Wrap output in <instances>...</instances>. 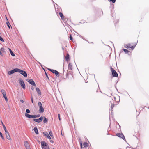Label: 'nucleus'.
Masks as SVG:
<instances>
[{
    "label": "nucleus",
    "instance_id": "nucleus-40",
    "mask_svg": "<svg viewBox=\"0 0 149 149\" xmlns=\"http://www.w3.org/2000/svg\"><path fill=\"white\" fill-rule=\"evenodd\" d=\"M50 141L52 143H54L52 139L50 140Z\"/></svg>",
    "mask_w": 149,
    "mask_h": 149
},
{
    "label": "nucleus",
    "instance_id": "nucleus-16",
    "mask_svg": "<svg viewBox=\"0 0 149 149\" xmlns=\"http://www.w3.org/2000/svg\"><path fill=\"white\" fill-rule=\"evenodd\" d=\"M36 89L37 92L38 93V95L39 96H41V93L40 89L38 88L37 87L36 88Z\"/></svg>",
    "mask_w": 149,
    "mask_h": 149
},
{
    "label": "nucleus",
    "instance_id": "nucleus-43",
    "mask_svg": "<svg viewBox=\"0 0 149 149\" xmlns=\"http://www.w3.org/2000/svg\"><path fill=\"white\" fill-rule=\"evenodd\" d=\"M47 138L49 139V140H50L51 139V138L50 136H49V137H48Z\"/></svg>",
    "mask_w": 149,
    "mask_h": 149
},
{
    "label": "nucleus",
    "instance_id": "nucleus-11",
    "mask_svg": "<svg viewBox=\"0 0 149 149\" xmlns=\"http://www.w3.org/2000/svg\"><path fill=\"white\" fill-rule=\"evenodd\" d=\"M43 118L42 116H41L38 119H33V120L35 122L40 123L41 122L42 120H43Z\"/></svg>",
    "mask_w": 149,
    "mask_h": 149
},
{
    "label": "nucleus",
    "instance_id": "nucleus-13",
    "mask_svg": "<svg viewBox=\"0 0 149 149\" xmlns=\"http://www.w3.org/2000/svg\"><path fill=\"white\" fill-rule=\"evenodd\" d=\"M5 134L6 136V138L9 140H11V139L10 137V135H9L8 132L7 131V132H5Z\"/></svg>",
    "mask_w": 149,
    "mask_h": 149
},
{
    "label": "nucleus",
    "instance_id": "nucleus-42",
    "mask_svg": "<svg viewBox=\"0 0 149 149\" xmlns=\"http://www.w3.org/2000/svg\"><path fill=\"white\" fill-rule=\"evenodd\" d=\"M20 102L22 103H23L24 102V101L22 100H20Z\"/></svg>",
    "mask_w": 149,
    "mask_h": 149
},
{
    "label": "nucleus",
    "instance_id": "nucleus-45",
    "mask_svg": "<svg viewBox=\"0 0 149 149\" xmlns=\"http://www.w3.org/2000/svg\"><path fill=\"white\" fill-rule=\"evenodd\" d=\"M58 118L60 121H61L60 116L58 117Z\"/></svg>",
    "mask_w": 149,
    "mask_h": 149
},
{
    "label": "nucleus",
    "instance_id": "nucleus-35",
    "mask_svg": "<svg viewBox=\"0 0 149 149\" xmlns=\"http://www.w3.org/2000/svg\"><path fill=\"white\" fill-rule=\"evenodd\" d=\"M114 100L116 101V102L118 103V102L120 101V99H118L117 100H116V98L115 97H114Z\"/></svg>",
    "mask_w": 149,
    "mask_h": 149
},
{
    "label": "nucleus",
    "instance_id": "nucleus-39",
    "mask_svg": "<svg viewBox=\"0 0 149 149\" xmlns=\"http://www.w3.org/2000/svg\"><path fill=\"white\" fill-rule=\"evenodd\" d=\"M31 89L32 91H33L34 90V87L33 86H31Z\"/></svg>",
    "mask_w": 149,
    "mask_h": 149
},
{
    "label": "nucleus",
    "instance_id": "nucleus-14",
    "mask_svg": "<svg viewBox=\"0 0 149 149\" xmlns=\"http://www.w3.org/2000/svg\"><path fill=\"white\" fill-rule=\"evenodd\" d=\"M117 135L118 136L122 138L123 139H125V136L123 134L121 133H118L117 134Z\"/></svg>",
    "mask_w": 149,
    "mask_h": 149
},
{
    "label": "nucleus",
    "instance_id": "nucleus-20",
    "mask_svg": "<svg viewBox=\"0 0 149 149\" xmlns=\"http://www.w3.org/2000/svg\"><path fill=\"white\" fill-rule=\"evenodd\" d=\"M3 97H4V98H5V100L6 101V102H7L8 101V100L7 98L6 95V93H5V94H3Z\"/></svg>",
    "mask_w": 149,
    "mask_h": 149
},
{
    "label": "nucleus",
    "instance_id": "nucleus-12",
    "mask_svg": "<svg viewBox=\"0 0 149 149\" xmlns=\"http://www.w3.org/2000/svg\"><path fill=\"white\" fill-rule=\"evenodd\" d=\"M24 144L26 149H31L29 144L27 141H25L24 142Z\"/></svg>",
    "mask_w": 149,
    "mask_h": 149
},
{
    "label": "nucleus",
    "instance_id": "nucleus-6",
    "mask_svg": "<svg viewBox=\"0 0 149 149\" xmlns=\"http://www.w3.org/2000/svg\"><path fill=\"white\" fill-rule=\"evenodd\" d=\"M48 69L50 71L52 72L53 73L55 74L57 77H59V76H60L59 73L57 71H56L55 70L51 69L50 68H48Z\"/></svg>",
    "mask_w": 149,
    "mask_h": 149
},
{
    "label": "nucleus",
    "instance_id": "nucleus-10",
    "mask_svg": "<svg viewBox=\"0 0 149 149\" xmlns=\"http://www.w3.org/2000/svg\"><path fill=\"white\" fill-rule=\"evenodd\" d=\"M18 68H15L13 70L10 71L8 72V74L9 75H10L13 74V73L17 72Z\"/></svg>",
    "mask_w": 149,
    "mask_h": 149
},
{
    "label": "nucleus",
    "instance_id": "nucleus-1",
    "mask_svg": "<svg viewBox=\"0 0 149 149\" xmlns=\"http://www.w3.org/2000/svg\"><path fill=\"white\" fill-rule=\"evenodd\" d=\"M41 145L42 148L44 149H50L48 144L44 141H41Z\"/></svg>",
    "mask_w": 149,
    "mask_h": 149
},
{
    "label": "nucleus",
    "instance_id": "nucleus-37",
    "mask_svg": "<svg viewBox=\"0 0 149 149\" xmlns=\"http://www.w3.org/2000/svg\"><path fill=\"white\" fill-rule=\"evenodd\" d=\"M70 40L72 41L73 40V38L72 36V35H70Z\"/></svg>",
    "mask_w": 149,
    "mask_h": 149
},
{
    "label": "nucleus",
    "instance_id": "nucleus-4",
    "mask_svg": "<svg viewBox=\"0 0 149 149\" xmlns=\"http://www.w3.org/2000/svg\"><path fill=\"white\" fill-rule=\"evenodd\" d=\"M136 45V44H134L133 45H131V44H128L126 45L125 47L127 49L130 48L131 50H133L134 49Z\"/></svg>",
    "mask_w": 149,
    "mask_h": 149
},
{
    "label": "nucleus",
    "instance_id": "nucleus-5",
    "mask_svg": "<svg viewBox=\"0 0 149 149\" xmlns=\"http://www.w3.org/2000/svg\"><path fill=\"white\" fill-rule=\"evenodd\" d=\"M21 74L23 75L25 77H27V74L26 72L22 70L19 69H18V71Z\"/></svg>",
    "mask_w": 149,
    "mask_h": 149
},
{
    "label": "nucleus",
    "instance_id": "nucleus-46",
    "mask_svg": "<svg viewBox=\"0 0 149 149\" xmlns=\"http://www.w3.org/2000/svg\"><path fill=\"white\" fill-rule=\"evenodd\" d=\"M67 77L68 78H69V77H68V74L67 73Z\"/></svg>",
    "mask_w": 149,
    "mask_h": 149
},
{
    "label": "nucleus",
    "instance_id": "nucleus-9",
    "mask_svg": "<svg viewBox=\"0 0 149 149\" xmlns=\"http://www.w3.org/2000/svg\"><path fill=\"white\" fill-rule=\"evenodd\" d=\"M19 81L22 87L24 89H25V85L22 79H20Z\"/></svg>",
    "mask_w": 149,
    "mask_h": 149
},
{
    "label": "nucleus",
    "instance_id": "nucleus-3",
    "mask_svg": "<svg viewBox=\"0 0 149 149\" xmlns=\"http://www.w3.org/2000/svg\"><path fill=\"white\" fill-rule=\"evenodd\" d=\"M110 69L113 76L114 77H117L118 75L116 71L112 67L110 68Z\"/></svg>",
    "mask_w": 149,
    "mask_h": 149
},
{
    "label": "nucleus",
    "instance_id": "nucleus-15",
    "mask_svg": "<svg viewBox=\"0 0 149 149\" xmlns=\"http://www.w3.org/2000/svg\"><path fill=\"white\" fill-rule=\"evenodd\" d=\"M65 60L67 62L70 60V56L68 54H67L66 56H65Z\"/></svg>",
    "mask_w": 149,
    "mask_h": 149
},
{
    "label": "nucleus",
    "instance_id": "nucleus-41",
    "mask_svg": "<svg viewBox=\"0 0 149 149\" xmlns=\"http://www.w3.org/2000/svg\"><path fill=\"white\" fill-rule=\"evenodd\" d=\"M31 101H32V103L33 104V98H32V97H31Z\"/></svg>",
    "mask_w": 149,
    "mask_h": 149
},
{
    "label": "nucleus",
    "instance_id": "nucleus-17",
    "mask_svg": "<svg viewBox=\"0 0 149 149\" xmlns=\"http://www.w3.org/2000/svg\"><path fill=\"white\" fill-rule=\"evenodd\" d=\"M25 115L26 117L28 118H33V117H35V116H33V115H30L27 113H25Z\"/></svg>",
    "mask_w": 149,
    "mask_h": 149
},
{
    "label": "nucleus",
    "instance_id": "nucleus-7",
    "mask_svg": "<svg viewBox=\"0 0 149 149\" xmlns=\"http://www.w3.org/2000/svg\"><path fill=\"white\" fill-rule=\"evenodd\" d=\"M26 81L29 82L31 84L33 85L34 87H36V84L33 80L31 79H27Z\"/></svg>",
    "mask_w": 149,
    "mask_h": 149
},
{
    "label": "nucleus",
    "instance_id": "nucleus-32",
    "mask_svg": "<svg viewBox=\"0 0 149 149\" xmlns=\"http://www.w3.org/2000/svg\"><path fill=\"white\" fill-rule=\"evenodd\" d=\"M123 50L126 53H127L129 52V51L126 49H124Z\"/></svg>",
    "mask_w": 149,
    "mask_h": 149
},
{
    "label": "nucleus",
    "instance_id": "nucleus-24",
    "mask_svg": "<svg viewBox=\"0 0 149 149\" xmlns=\"http://www.w3.org/2000/svg\"><path fill=\"white\" fill-rule=\"evenodd\" d=\"M2 125H3V128H4V129L5 131V132H7V129H6V128L5 127V125H4V124H3V123L2 122Z\"/></svg>",
    "mask_w": 149,
    "mask_h": 149
},
{
    "label": "nucleus",
    "instance_id": "nucleus-19",
    "mask_svg": "<svg viewBox=\"0 0 149 149\" xmlns=\"http://www.w3.org/2000/svg\"><path fill=\"white\" fill-rule=\"evenodd\" d=\"M43 134L44 135V136L46 138H48V137H49V135L48 134L47 132H43Z\"/></svg>",
    "mask_w": 149,
    "mask_h": 149
},
{
    "label": "nucleus",
    "instance_id": "nucleus-25",
    "mask_svg": "<svg viewBox=\"0 0 149 149\" xmlns=\"http://www.w3.org/2000/svg\"><path fill=\"white\" fill-rule=\"evenodd\" d=\"M8 49L10 52L11 55L13 56H15V54L12 52L11 50L10 49H9V48Z\"/></svg>",
    "mask_w": 149,
    "mask_h": 149
},
{
    "label": "nucleus",
    "instance_id": "nucleus-8",
    "mask_svg": "<svg viewBox=\"0 0 149 149\" xmlns=\"http://www.w3.org/2000/svg\"><path fill=\"white\" fill-rule=\"evenodd\" d=\"M80 145L81 148V149L84 148L88 146V143L86 142H84L83 144V145H82V142L81 141L80 142Z\"/></svg>",
    "mask_w": 149,
    "mask_h": 149
},
{
    "label": "nucleus",
    "instance_id": "nucleus-33",
    "mask_svg": "<svg viewBox=\"0 0 149 149\" xmlns=\"http://www.w3.org/2000/svg\"><path fill=\"white\" fill-rule=\"evenodd\" d=\"M1 92L2 93V94H5V93H6V91L3 89L1 90Z\"/></svg>",
    "mask_w": 149,
    "mask_h": 149
},
{
    "label": "nucleus",
    "instance_id": "nucleus-26",
    "mask_svg": "<svg viewBox=\"0 0 149 149\" xmlns=\"http://www.w3.org/2000/svg\"><path fill=\"white\" fill-rule=\"evenodd\" d=\"M72 67V64L70 63H69V64H68V68H70L71 69V68Z\"/></svg>",
    "mask_w": 149,
    "mask_h": 149
},
{
    "label": "nucleus",
    "instance_id": "nucleus-31",
    "mask_svg": "<svg viewBox=\"0 0 149 149\" xmlns=\"http://www.w3.org/2000/svg\"><path fill=\"white\" fill-rule=\"evenodd\" d=\"M109 2H112L113 3H114L116 2V0H108Z\"/></svg>",
    "mask_w": 149,
    "mask_h": 149
},
{
    "label": "nucleus",
    "instance_id": "nucleus-30",
    "mask_svg": "<svg viewBox=\"0 0 149 149\" xmlns=\"http://www.w3.org/2000/svg\"><path fill=\"white\" fill-rule=\"evenodd\" d=\"M49 133L50 136L52 138V137H53V135L52 133V132L51 131H50L49 132Z\"/></svg>",
    "mask_w": 149,
    "mask_h": 149
},
{
    "label": "nucleus",
    "instance_id": "nucleus-18",
    "mask_svg": "<svg viewBox=\"0 0 149 149\" xmlns=\"http://www.w3.org/2000/svg\"><path fill=\"white\" fill-rule=\"evenodd\" d=\"M59 15L60 17H61V19L62 20H64V16L63 15V13H62L60 12L59 13Z\"/></svg>",
    "mask_w": 149,
    "mask_h": 149
},
{
    "label": "nucleus",
    "instance_id": "nucleus-27",
    "mask_svg": "<svg viewBox=\"0 0 149 149\" xmlns=\"http://www.w3.org/2000/svg\"><path fill=\"white\" fill-rule=\"evenodd\" d=\"M114 107V104L113 103V104H111V110L113 109Z\"/></svg>",
    "mask_w": 149,
    "mask_h": 149
},
{
    "label": "nucleus",
    "instance_id": "nucleus-28",
    "mask_svg": "<svg viewBox=\"0 0 149 149\" xmlns=\"http://www.w3.org/2000/svg\"><path fill=\"white\" fill-rule=\"evenodd\" d=\"M0 136H1V137L2 138V139H4V138L1 132H0Z\"/></svg>",
    "mask_w": 149,
    "mask_h": 149
},
{
    "label": "nucleus",
    "instance_id": "nucleus-34",
    "mask_svg": "<svg viewBox=\"0 0 149 149\" xmlns=\"http://www.w3.org/2000/svg\"><path fill=\"white\" fill-rule=\"evenodd\" d=\"M1 50L3 52H5V49H4V48L3 47H2L1 49Z\"/></svg>",
    "mask_w": 149,
    "mask_h": 149
},
{
    "label": "nucleus",
    "instance_id": "nucleus-44",
    "mask_svg": "<svg viewBox=\"0 0 149 149\" xmlns=\"http://www.w3.org/2000/svg\"><path fill=\"white\" fill-rule=\"evenodd\" d=\"M0 54L1 55H2V53L1 51V50H0Z\"/></svg>",
    "mask_w": 149,
    "mask_h": 149
},
{
    "label": "nucleus",
    "instance_id": "nucleus-36",
    "mask_svg": "<svg viewBox=\"0 0 149 149\" xmlns=\"http://www.w3.org/2000/svg\"><path fill=\"white\" fill-rule=\"evenodd\" d=\"M0 40L3 42H4V40L2 38L1 36H0Z\"/></svg>",
    "mask_w": 149,
    "mask_h": 149
},
{
    "label": "nucleus",
    "instance_id": "nucleus-23",
    "mask_svg": "<svg viewBox=\"0 0 149 149\" xmlns=\"http://www.w3.org/2000/svg\"><path fill=\"white\" fill-rule=\"evenodd\" d=\"M44 119L43 120V122L45 123H47L48 121V119L47 118L45 117H44Z\"/></svg>",
    "mask_w": 149,
    "mask_h": 149
},
{
    "label": "nucleus",
    "instance_id": "nucleus-48",
    "mask_svg": "<svg viewBox=\"0 0 149 149\" xmlns=\"http://www.w3.org/2000/svg\"><path fill=\"white\" fill-rule=\"evenodd\" d=\"M58 117L60 116V115L59 114H58Z\"/></svg>",
    "mask_w": 149,
    "mask_h": 149
},
{
    "label": "nucleus",
    "instance_id": "nucleus-21",
    "mask_svg": "<svg viewBox=\"0 0 149 149\" xmlns=\"http://www.w3.org/2000/svg\"><path fill=\"white\" fill-rule=\"evenodd\" d=\"M6 24L7 25V26L9 28V29H10V27H11V25H10V24L9 23V22L8 21V20H7V21L6 22Z\"/></svg>",
    "mask_w": 149,
    "mask_h": 149
},
{
    "label": "nucleus",
    "instance_id": "nucleus-38",
    "mask_svg": "<svg viewBox=\"0 0 149 149\" xmlns=\"http://www.w3.org/2000/svg\"><path fill=\"white\" fill-rule=\"evenodd\" d=\"M26 112L27 113H29L30 112V111L29 110L27 109L26 110Z\"/></svg>",
    "mask_w": 149,
    "mask_h": 149
},
{
    "label": "nucleus",
    "instance_id": "nucleus-2",
    "mask_svg": "<svg viewBox=\"0 0 149 149\" xmlns=\"http://www.w3.org/2000/svg\"><path fill=\"white\" fill-rule=\"evenodd\" d=\"M38 105L39 108V113H43L44 111V109L42 107V104L41 102H39L38 103Z\"/></svg>",
    "mask_w": 149,
    "mask_h": 149
},
{
    "label": "nucleus",
    "instance_id": "nucleus-47",
    "mask_svg": "<svg viewBox=\"0 0 149 149\" xmlns=\"http://www.w3.org/2000/svg\"><path fill=\"white\" fill-rule=\"evenodd\" d=\"M45 74H46V75L47 77H48V75H47V74H46V72H45Z\"/></svg>",
    "mask_w": 149,
    "mask_h": 149
},
{
    "label": "nucleus",
    "instance_id": "nucleus-22",
    "mask_svg": "<svg viewBox=\"0 0 149 149\" xmlns=\"http://www.w3.org/2000/svg\"><path fill=\"white\" fill-rule=\"evenodd\" d=\"M35 133L37 134H38V130L37 128L35 127L33 129Z\"/></svg>",
    "mask_w": 149,
    "mask_h": 149
},
{
    "label": "nucleus",
    "instance_id": "nucleus-29",
    "mask_svg": "<svg viewBox=\"0 0 149 149\" xmlns=\"http://www.w3.org/2000/svg\"><path fill=\"white\" fill-rule=\"evenodd\" d=\"M33 116H35V117H33V118H36L38 117H40V115L39 114H38L37 115H33Z\"/></svg>",
    "mask_w": 149,
    "mask_h": 149
}]
</instances>
